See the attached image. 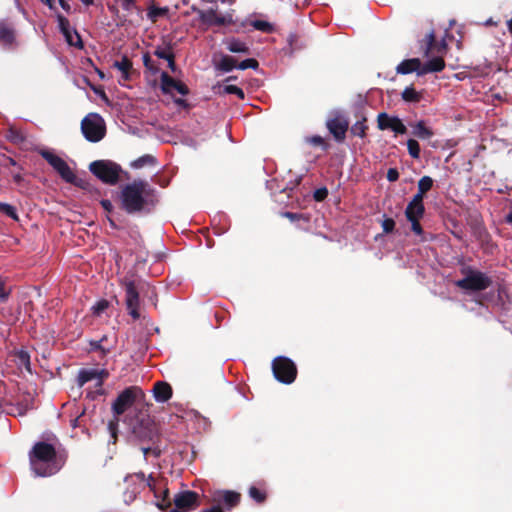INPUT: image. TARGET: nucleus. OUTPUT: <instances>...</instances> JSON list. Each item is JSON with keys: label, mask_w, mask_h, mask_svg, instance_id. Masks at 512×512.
<instances>
[{"label": "nucleus", "mask_w": 512, "mask_h": 512, "mask_svg": "<svg viewBox=\"0 0 512 512\" xmlns=\"http://www.w3.org/2000/svg\"><path fill=\"white\" fill-rule=\"evenodd\" d=\"M144 393L141 388L137 386H130L125 388L116 398L112 404V411L114 416L122 415L129 409L137 400L138 397H143Z\"/></svg>", "instance_id": "9d476101"}, {"label": "nucleus", "mask_w": 512, "mask_h": 512, "mask_svg": "<svg viewBox=\"0 0 512 512\" xmlns=\"http://www.w3.org/2000/svg\"><path fill=\"white\" fill-rule=\"evenodd\" d=\"M161 80V90L164 94L171 93V90L174 89L178 80L171 77L167 72H162L160 76Z\"/></svg>", "instance_id": "7c9ffc66"}, {"label": "nucleus", "mask_w": 512, "mask_h": 512, "mask_svg": "<svg viewBox=\"0 0 512 512\" xmlns=\"http://www.w3.org/2000/svg\"><path fill=\"white\" fill-rule=\"evenodd\" d=\"M151 454L155 457V458H159L162 454V449L160 448V445L159 443H154V444H151Z\"/></svg>", "instance_id": "bf43d9fd"}, {"label": "nucleus", "mask_w": 512, "mask_h": 512, "mask_svg": "<svg viewBox=\"0 0 512 512\" xmlns=\"http://www.w3.org/2000/svg\"><path fill=\"white\" fill-rule=\"evenodd\" d=\"M59 1V4L61 5V7L66 11V12H69L70 11V5L65 1V0H58Z\"/></svg>", "instance_id": "774afa93"}, {"label": "nucleus", "mask_w": 512, "mask_h": 512, "mask_svg": "<svg viewBox=\"0 0 512 512\" xmlns=\"http://www.w3.org/2000/svg\"><path fill=\"white\" fill-rule=\"evenodd\" d=\"M425 42H426V48H425V55L428 56L430 52H436L440 54V56H443L447 49L448 45L445 41V39H442L440 42H437L435 37V32L431 30L426 36H425Z\"/></svg>", "instance_id": "f3484780"}, {"label": "nucleus", "mask_w": 512, "mask_h": 512, "mask_svg": "<svg viewBox=\"0 0 512 512\" xmlns=\"http://www.w3.org/2000/svg\"><path fill=\"white\" fill-rule=\"evenodd\" d=\"M328 196V189L326 187H321L319 189H316L314 194H313V197L315 199V201L317 202H321V201H324Z\"/></svg>", "instance_id": "09e8293b"}, {"label": "nucleus", "mask_w": 512, "mask_h": 512, "mask_svg": "<svg viewBox=\"0 0 512 512\" xmlns=\"http://www.w3.org/2000/svg\"><path fill=\"white\" fill-rule=\"evenodd\" d=\"M425 214L424 204L408 203L405 209V217L407 220L422 219Z\"/></svg>", "instance_id": "b1692460"}, {"label": "nucleus", "mask_w": 512, "mask_h": 512, "mask_svg": "<svg viewBox=\"0 0 512 512\" xmlns=\"http://www.w3.org/2000/svg\"><path fill=\"white\" fill-rule=\"evenodd\" d=\"M118 425H119V417L118 416H114V419L110 420L108 423V430L110 432L111 438H113V443H115L117 440Z\"/></svg>", "instance_id": "37998d69"}, {"label": "nucleus", "mask_w": 512, "mask_h": 512, "mask_svg": "<svg viewBox=\"0 0 512 512\" xmlns=\"http://www.w3.org/2000/svg\"><path fill=\"white\" fill-rule=\"evenodd\" d=\"M0 44L4 48L11 49L16 44V34L13 25L6 21H0Z\"/></svg>", "instance_id": "dca6fc26"}, {"label": "nucleus", "mask_w": 512, "mask_h": 512, "mask_svg": "<svg viewBox=\"0 0 512 512\" xmlns=\"http://www.w3.org/2000/svg\"><path fill=\"white\" fill-rule=\"evenodd\" d=\"M461 273L464 275L462 279L455 282V285L465 291L481 292L492 286V278L471 266H465L461 269Z\"/></svg>", "instance_id": "20e7f679"}, {"label": "nucleus", "mask_w": 512, "mask_h": 512, "mask_svg": "<svg viewBox=\"0 0 512 512\" xmlns=\"http://www.w3.org/2000/svg\"><path fill=\"white\" fill-rule=\"evenodd\" d=\"M133 435L143 444L160 443V434L156 425L150 420H141L133 427Z\"/></svg>", "instance_id": "ddd939ff"}, {"label": "nucleus", "mask_w": 512, "mask_h": 512, "mask_svg": "<svg viewBox=\"0 0 512 512\" xmlns=\"http://www.w3.org/2000/svg\"><path fill=\"white\" fill-rule=\"evenodd\" d=\"M395 221L392 218H385L382 221V229L386 234L392 233L395 229Z\"/></svg>", "instance_id": "49530a36"}, {"label": "nucleus", "mask_w": 512, "mask_h": 512, "mask_svg": "<svg viewBox=\"0 0 512 512\" xmlns=\"http://www.w3.org/2000/svg\"><path fill=\"white\" fill-rule=\"evenodd\" d=\"M96 373H98L97 377V387H102L104 380L109 376V372L106 369H96Z\"/></svg>", "instance_id": "603ef678"}, {"label": "nucleus", "mask_w": 512, "mask_h": 512, "mask_svg": "<svg viewBox=\"0 0 512 512\" xmlns=\"http://www.w3.org/2000/svg\"><path fill=\"white\" fill-rule=\"evenodd\" d=\"M152 59L150 57V55L148 53L144 54L143 55V64L146 68H148L149 70H153V66H152Z\"/></svg>", "instance_id": "e2e57ef3"}, {"label": "nucleus", "mask_w": 512, "mask_h": 512, "mask_svg": "<svg viewBox=\"0 0 512 512\" xmlns=\"http://www.w3.org/2000/svg\"><path fill=\"white\" fill-rule=\"evenodd\" d=\"M288 44L290 46L291 52L299 51L306 47V44L302 41L299 35L297 34H290L288 36Z\"/></svg>", "instance_id": "72a5a7b5"}, {"label": "nucleus", "mask_w": 512, "mask_h": 512, "mask_svg": "<svg viewBox=\"0 0 512 512\" xmlns=\"http://www.w3.org/2000/svg\"><path fill=\"white\" fill-rule=\"evenodd\" d=\"M90 172L103 183L116 185L120 180L122 168L110 160H96L89 165Z\"/></svg>", "instance_id": "423d86ee"}, {"label": "nucleus", "mask_w": 512, "mask_h": 512, "mask_svg": "<svg viewBox=\"0 0 512 512\" xmlns=\"http://www.w3.org/2000/svg\"><path fill=\"white\" fill-rule=\"evenodd\" d=\"M113 65L121 71V73L131 72L133 66L132 61L127 56H123L121 60L115 61Z\"/></svg>", "instance_id": "e433bc0d"}, {"label": "nucleus", "mask_w": 512, "mask_h": 512, "mask_svg": "<svg viewBox=\"0 0 512 512\" xmlns=\"http://www.w3.org/2000/svg\"><path fill=\"white\" fill-rule=\"evenodd\" d=\"M199 19L202 23L208 26H223L230 23V20H227L226 17L222 15H218L216 10L212 8L206 11L199 10Z\"/></svg>", "instance_id": "a211bd4d"}, {"label": "nucleus", "mask_w": 512, "mask_h": 512, "mask_svg": "<svg viewBox=\"0 0 512 512\" xmlns=\"http://www.w3.org/2000/svg\"><path fill=\"white\" fill-rule=\"evenodd\" d=\"M224 92L226 94H234V95L238 96V98H240L242 100L245 98L244 91L240 87H238L236 85H226L224 87Z\"/></svg>", "instance_id": "c03bdc74"}, {"label": "nucleus", "mask_w": 512, "mask_h": 512, "mask_svg": "<svg viewBox=\"0 0 512 512\" xmlns=\"http://www.w3.org/2000/svg\"><path fill=\"white\" fill-rule=\"evenodd\" d=\"M227 49L232 53L250 54V49L247 44L235 38L227 42Z\"/></svg>", "instance_id": "bb28decb"}, {"label": "nucleus", "mask_w": 512, "mask_h": 512, "mask_svg": "<svg viewBox=\"0 0 512 512\" xmlns=\"http://www.w3.org/2000/svg\"><path fill=\"white\" fill-rule=\"evenodd\" d=\"M157 164V159L150 154H145L135 159L131 163V167L134 169H141L145 166H155Z\"/></svg>", "instance_id": "cd10ccee"}, {"label": "nucleus", "mask_w": 512, "mask_h": 512, "mask_svg": "<svg viewBox=\"0 0 512 512\" xmlns=\"http://www.w3.org/2000/svg\"><path fill=\"white\" fill-rule=\"evenodd\" d=\"M153 394L157 402H167L172 397V387L167 382L158 381L154 384Z\"/></svg>", "instance_id": "6ab92c4d"}, {"label": "nucleus", "mask_w": 512, "mask_h": 512, "mask_svg": "<svg viewBox=\"0 0 512 512\" xmlns=\"http://www.w3.org/2000/svg\"><path fill=\"white\" fill-rule=\"evenodd\" d=\"M174 508L190 512L200 506L199 494L192 490H183L173 496Z\"/></svg>", "instance_id": "4468645a"}, {"label": "nucleus", "mask_w": 512, "mask_h": 512, "mask_svg": "<svg viewBox=\"0 0 512 512\" xmlns=\"http://www.w3.org/2000/svg\"><path fill=\"white\" fill-rule=\"evenodd\" d=\"M154 55L157 56L160 59H164V60H167V61L169 59H171L172 57H174L173 52H171L170 50L162 49V48H157L154 51Z\"/></svg>", "instance_id": "de8ad7c7"}, {"label": "nucleus", "mask_w": 512, "mask_h": 512, "mask_svg": "<svg viewBox=\"0 0 512 512\" xmlns=\"http://www.w3.org/2000/svg\"><path fill=\"white\" fill-rule=\"evenodd\" d=\"M422 67V63L419 58H411L403 60L397 67L396 71L398 74H410L412 72H417L419 74V71Z\"/></svg>", "instance_id": "4be33fe9"}, {"label": "nucleus", "mask_w": 512, "mask_h": 512, "mask_svg": "<svg viewBox=\"0 0 512 512\" xmlns=\"http://www.w3.org/2000/svg\"><path fill=\"white\" fill-rule=\"evenodd\" d=\"M119 199L127 214L151 213L159 202L156 189L142 179L123 185Z\"/></svg>", "instance_id": "f257e3e1"}, {"label": "nucleus", "mask_w": 512, "mask_h": 512, "mask_svg": "<svg viewBox=\"0 0 512 512\" xmlns=\"http://www.w3.org/2000/svg\"><path fill=\"white\" fill-rule=\"evenodd\" d=\"M444 68L445 61L443 59V56H437L422 64V67L419 71V75L441 72Z\"/></svg>", "instance_id": "aec40b11"}, {"label": "nucleus", "mask_w": 512, "mask_h": 512, "mask_svg": "<svg viewBox=\"0 0 512 512\" xmlns=\"http://www.w3.org/2000/svg\"><path fill=\"white\" fill-rule=\"evenodd\" d=\"M141 451L144 454L145 460H147V456L151 454V444H148L147 446H142Z\"/></svg>", "instance_id": "69168bd1"}, {"label": "nucleus", "mask_w": 512, "mask_h": 512, "mask_svg": "<svg viewBox=\"0 0 512 512\" xmlns=\"http://www.w3.org/2000/svg\"><path fill=\"white\" fill-rule=\"evenodd\" d=\"M249 496L258 504H262L266 501L267 495L264 490H261L255 486L249 488Z\"/></svg>", "instance_id": "f704fd0d"}, {"label": "nucleus", "mask_w": 512, "mask_h": 512, "mask_svg": "<svg viewBox=\"0 0 512 512\" xmlns=\"http://www.w3.org/2000/svg\"><path fill=\"white\" fill-rule=\"evenodd\" d=\"M283 217L288 218L290 221H297L303 218V214L294 213V212H284L282 214Z\"/></svg>", "instance_id": "6e6d98bb"}, {"label": "nucleus", "mask_w": 512, "mask_h": 512, "mask_svg": "<svg viewBox=\"0 0 512 512\" xmlns=\"http://www.w3.org/2000/svg\"><path fill=\"white\" fill-rule=\"evenodd\" d=\"M167 62H168V67L170 68V70L172 72H175L176 71L175 56L172 57L171 59H169Z\"/></svg>", "instance_id": "338daca9"}, {"label": "nucleus", "mask_w": 512, "mask_h": 512, "mask_svg": "<svg viewBox=\"0 0 512 512\" xmlns=\"http://www.w3.org/2000/svg\"><path fill=\"white\" fill-rule=\"evenodd\" d=\"M104 339H105V337H104V338H102V339H101V340H99V341H91V342H90L91 349H92V350H101L103 354H106L109 350L104 349V348L102 347V345H101V342H102Z\"/></svg>", "instance_id": "4d7b16f0"}, {"label": "nucleus", "mask_w": 512, "mask_h": 512, "mask_svg": "<svg viewBox=\"0 0 512 512\" xmlns=\"http://www.w3.org/2000/svg\"><path fill=\"white\" fill-rule=\"evenodd\" d=\"M476 234H477L478 239H479V240H481V241H484L486 238H488V237H489V233H488V232H487V230H486L484 227H482V226H480V227H478V228L476 229Z\"/></svg>", "instance_id": "13d9d810"}, {"label": "nucleus", "mask_w": 512, "mask_h": 512, "mask_svg": "<svg viewBox=\"0 0 512 512\" xmlns=\"http://www.w3.org/2000/svg\"><path fill=\"white\" fill-rule=\"evenodd\" d=\"M97 377L96 369H81L78 373L77 383L79 387H82L87 382L97 379Z\"/></svg>", "instance_id": "c85d7f7f"}, {"label": "nucleus", "mask_w": 512, "mask_h": 512, "mask_svg": "<svg viewBox=\"0 0 512 512\" xmlns=\"http://www.w3.org/2000/svg\"><path fill=\"white\" fill-rule=\"evenodd\" d=\"M401 97L408 103H418L422 99L421 93L417 92L412 86L406 87L401 93Z\"/></svg>", "instance_id": "c756f323"}, {"label": "nucleus", "mask_w": 512, "mask_h": 512, "mask_svg": "<svg viewBox=\"0 0 512 512\" xmlns=\"http://www.w3.org/2000/svg\"><path fill=\"white\" fill-rule=\"evenodd\" d=\"M10 290L6 288V281L0 277V303H5L9 299Z\"/></svg>", "instance_id": "a18cd8bd"}, {"label": "nucleus", "mask_w": 512, "mask_h": 512, "mask_svg": "<svg viewBox=\"0 0 512 512\" xmlns=\"http://www.w3.org/2000/svg\"><path fill=\"white\" fill-rule=\"evenodd\" d=\"M175 104L178 105V106H181L183 108H188L189 107V104L187 103V101L185 99H182V98H177L174 100Z\"/></svg>", "instance_id": "0e129e2a"}, {"label": "nucleus", "mask_w": 512, "mask_h": 512, "mask_svg": "<svg viewBox=\"0 0 512 512\" xmlns=\"http://www.w3.org/2000/svg\"><path fill=\"white\" fill-rule=\"evenodd\" d=\"M109 306V303L107 300H101V301H98L94 306H93V312L95 315H100L101 313H103Z\"/></svg>", "instance_id": "8fccbe9b"}, {"label": "nucleus", "mask_w": 512, "mask_h": 512, "mask_svg": "<svg viewBox=\"0 0 512 512\" xmlns=\"http://www.w3.org/2000/svg\"><path fill=\"white\" fill-rule=\"evenodd\" d=\"M386 178L389 182H395L399 179V172L396 168H389Z\"/></svg>", "instance_id": "5fc2aeb1"}, {"label": "nucleus", "mask_w": 512, "mask_h": 512, "mask_svg": "<svg viewBox=\"0 0 512 512\" xmlns=\"http://www.w3.org/2000/svg\"><path fill=\"white\" fill-rule=\"evenodd\" d=\"M58 23H59L60 30L64 34L67 42L70 45H76L72 39L69 20L62 15H58Z\"/></svg>", "instance_id": "2f4dec72"}, {"label": "nucleus", "mask_w": 512, "mask_h": 512, "mask_svg": "<svg viewBox=\"0 0 512 512\" xmlns=\"http://www.w3.org/2000/svg\"><path fill=\"white\" fill-rule=\"evenodd\" d=\"M134 479L138 480L143 488L148 487L154 494L156 499V506L160 510H166L172 506L173 498H170L169 489L162 485L149 475L147 478L143 472H137L125 477V482L133 481Z\"/></svg>", "instance_id": "7ed1b4c3"}, {"label": "nucleus", "mask_w": 512, "mask_h": 512, "mask_svg": "<svg viewBox=\"0 0 512 512\" xmlns=\"http://www.w3.org/2000/svg\"><path fill=\"white\" fill-rule=\"evenodd\" d=\"M252 27L258 31L264 32V33H272L274 32V26L270 22L264 21V20H254L251 23Z\"/></svg>", "instance_id": "c9c22d12"}, {"label": "nucleus", "mask_w": 512, "mask_h": 512, "mask_svg": "<svg viewBox=\"0 0 512 512\" xmlns=\"http://www.w3.org/2000/svg\"><path fill=\"white\" fill-rule=\"evenodd\" d=\"M241 501V494L233 490H215L211 493L209 503L212 507L201 512H226L237 507Z\"/></svg>", "instance_id": "39448f33"}, {"label": "nucleus", "mask_w": 512, "mask_h": 512, "mask_svg": "<svg viewBox=\"0 0 512 512\" xmlns=\"http://www.w3.org/2000/svg\"><path fill=\"white\" fill-rule=\"evenodd\" d=\"M40 155L57 171L63 180L71 184L76 183V175L61 157L48 150H42Z\"/></svg>", "instance_id": "f8f14e48"}, {"label": "nucleus", "mask_w": 512, "mask_h": 512, "mask_svg": "<svg viewBox=\"0 0 512 512\" xmlns=\"http://www.w3.org/2000/svg\"><path fill=\"white\" fill-rule=\"evenodd\" d=\"M326 128L332 134L335 141L343 143L349 130V121L343 113L335 111L327 119Z\"/></svg>", "instance_id": "9b49d317"}, {"label": "nucleus", "mask_w": 512, "mask_h": 512, "mask_svg": "<svg viewBox=\"0 0 512 512\" xmlns=\"http://www.w3.org/2000/svg\"><path fill=\"white\" fill-rule=\"evenodd\" d=\"M433 186V179L429 176H423L419 181H418V190L421 192V193H427Z\"/></svg>", "instance_id": "ea45409f"}, {"label": "nucleus", "mask_w": 512, "mask_h": 512, "mask_svg": "<svg viewBox=\"0 0 512 512\" xmlns=\"http://www.w3.org/2000/svg\"><path fill=\"white\" fill-rule=\"evenodd\" d=\"M0 212H2L3 214L7 215L12 219L16 220L18 218L16 209L12 205L7 203L0 202Z\"/></svg>", "instance_id": "79ce46f5"}, {"label": "nucleus", "mask_w": 512, "mask_h": 512, "mask_svg": "<svg viewBox=\"0 0 512 512\" xmlns=\"http://www.w3.org/2000/svg\"><path fill=\"white\" fill-rule=\"evenodd\" d=\"M413 135L420 138V139H430L434 133L433 131L427 127L425 125V122L424 121H418L415 125H414V129H413Z\"/></svg>", "instance_id": "a878e982"}, {"label": "nucleus", "mask_w": 512, "mask_h": 512, "mask_svg": "<svg viewBox=\"0 0 512 512\" xmlns=\"http://www.w3.org/2000/svg\"><path fill=\"white\" fill-rule=\"evenodd\" d=\"M258 66H259V63L256 59L248 58V59L241 61L237 65V68L240 70H246V69H254L255 70L258 68Z\"/></svg>", "instance_id": "a19ab883"}, {"label": "nucleus", "mask_w": 512, "mask_h": 512, "mask_svg": "<svg viewBox=\"0 0 512 512\" xmlns=\"http://www.w3.org/2000/svg\"><path fill=\"white\" fill-rule=\"evenodd\" d=\"M66 458L57 453L55 447L39 441L29 452L30 468L37 477H49L56 474L65 464Z\"/></svg>", "instance_id": "f03ea898"}, {"label": "nucleus", "mask_w": 512, "mask_h": 512, "mask_svg": "<svg viewBox=\"0 0 512 512\" xmlns=\"http://www.w3.org/2000/svg\"><path fill=\"white\" fill-rule=\"evenodd\" d=\"M174 89H175L178 93H180L181 95H183V96L188 95V94H189V92H190V90H189L188 86H187L185 83H183V82H181V81H179V80L177 81V83H176V85H175Z\"/></svg>", "instance_id": "864d4df0"}, {"label": "nucleus", "mask_w": 512, "mask_h": 512, "mask_svg": "<svg viewBox=\"0 0 512 512\" xmlns=\"http://www.w3.org/2000/svg\"><path fill=\"white\" fill-rule=\"evenodd\" d=\"M14 362L19 366L31 372L30 354L24 349L14 352Z\"/></svg>", "instance_id": "393cba45"}, {"label": "nucleus", "mask_w": 512, "mask_h": 512, "mask_svg": "<svg viewBox=\"0 0 512 512\" xmlns=\"http://www.w3.org/2000/svg\"><path fill=\"white\" fill-rule=\"evenodd\" d=\"M81 131L90 142H99L106 134V127L101 116L91 113L81 121Z\"/></svg>", "instance_id": "6e6552de"}, {"label": "nucleus", "mask_w": 512, "mask_h": 512, "mask_svg": "<svg viewBox=\"0 0 512 512\" xmlns=\"http://www.w3.org/2000/svg\"><path fill=\"white\" fill-rule=\"evenodd\" d=\"M407 148H408V153L412 158H414V159L420 158L421 149H420V145L417 140L409 139L407 141Z\"/></svg>", "instance_id": "4c0bfd02"}, {"label": "nucleus", "mask_w": 512, "mask_h": 512, "mask_svg": "<svg viewBox=\"0 0 512 512\" xmlns=\"http://www.w3.org/2000/svg\"><path fill=\"white\" fill-rule=\"evenodd\" d=\"M168 12H169L168 7L151 6L148 9L147 16L153 23H155L159 17L167 15Z\"/></svg>", "instance_id": "473e14b6"}, {"label": "nucleus", "mask_w": 512, "mask_h": 512, "mask_svg": "<svg viewBox=\"0 0 512 512\" xmlns=\"http://www.w3.org/2000/svg\"><path fill=\"white\" fill-rule=\"evenodd\" d=\"M356 117L358 119H357L356 123H354L350 127V134L352 136L365 138L367 135V131L369 129V126L367 124V117L365 116V114L363 112L357 114Z\"/></svg>", "instance_id": "412c9836"}, {"label": "nucleus", "mask_w": 512, "mask_h": 512, "mask_svg": "<svg viewBox=\"0 0 512 512\" xmlns=\"http://www.w3.org/2000/svg\"><path fill=\"white\" fill-rule=\"evenodd\" d=\"M100 204L101 206L103 207V209L109 213H111L113 211V205H112V202L108 199H103L100 201Z\"/></svg>", "instance_id": "680f3d73"}, {"label": "nucleus", "mask_w": 512, "mask_h": 512, "mask_svg": "<svg viewBox=\"0 0 512 512\" xmlns=\"http://www.w3.org/2000/svg\"><path fill=\"white\" fill-rule=\"evenodd\" d=\"M377 127L379 130H391L396 135L406 134L407 127L402 120L397 116H391L386 112H381L377 115Z\"/></svg>", "instance_id": "2eb2a0df"}, {"label": "nucleus", "mask_w": 512, "mask_h": 512, "mask_svg": "<svg viewBox=\"0 0 512 512\" xmlns=\"http://www.w3.org/2000/svg\"><path fill=\"white\" fill-rule=\"evenodd\" d=\"M424 196H425V193H421V192L418 190V191H417V193L413 196V198L411 199V201H410L409 203L424 204V203H423Z\"/></svg>", "instance_id": "052dcab7"}, {"label": "nucleus", "mask_w": 512, "mask_h": 512, "mask_svg": "<svg viewBox=\"0 0 512 512\" xmlns=\"http://www.w3.org/2000/svg\"><path fill=\"white\" fill-rule=\"evenodd\" d=\"M420 220L421 219H412V220H408L410 223H411V230L416 234V235H422L423 234V228L420 224Z\"/></svg>", "instance_id": "3c124183"}, {"label": "nucleus", "mask_w": 512, "mask_h": 512, "mask_svg": "<svg viewBox=\"0 0 512 512\" xmlns=\"http://www.w3.org/2000/svg\"><path fill=\"white\" fill-rule=\"evenodd\" d=\"M121 285L125 291V303L128 310L129 315L134 319L138 320L140 318V291L143 290L145 285L144 282L136 283L134 280L124 278L121 281Z\"/></svg>", "instance_id": "0eeeda50"}, {"label": "nucleus", "mask_w": 512, "mask_h": 512, "mask_svg": "<svg viewBox=\"0 0 512 512\" xmlns=\"http://www.w3.org/2000/svg\"><path fill=\"white\" fill-rule=\"evenodd\" d=\"M273 375L283 384H291L297 377V367L288 357L278 356L272 361Z\"/></svg>", "instance_id": "1a4fd4ad"}, {"label": "nucleus", "mask_w": 512, "mask_h": 512, "mask_svg": "<svg viewBox=\"0 0 512 512\" xmlns=\"http://www.w3.org/2000/svg\"><path fill=\"white\" fill-rule=\"evenodd\" d=\"M306 141L311 145L320 146L324 151H327L330 147L329 144L324 140V138L319 135L308 137L306 138Z\"/></svg>", "instance_id": "58836bf2"}, {"label": "nucleus", "mask_w": 512, "mask_h": 512, "mask_svg": "<svg viewBox=\"0 0 512 512\" xmlns=\"http://www.w3.org/2000/svg\"><path fill=\"white\" fill-rule=\"evenodd\" d=\"M213 64L216 70L221 72H230L233 69L237 68V60L230 55H221L219 60L213 58Z\"/></svg>", "instance_id": "5701e85b"}]
</instances>
